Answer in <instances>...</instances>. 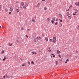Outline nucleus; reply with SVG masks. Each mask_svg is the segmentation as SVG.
<instances>
[{"instance_id":"nucleus-39","label":"nucleus","mask_w":79,"mask_h":79,"mask_svg":"<svg viewBox=\"0 0 79 79\" xmlns=\"http://www.w3.org/2000/svg\"><path fill=\"white\" fill-rule=\"evenodd\" d=\"M9 15H10V14H11V12H9Z\"/></svg>"},{"instance_id":"nucleus-29","label":"nucleus","mask_w":79,"mask_h":79,"mask_svg":"<svg viewBox=\"0 0 79 79\" xmlns=\"http://www.w3.org/2000/svg\"><path fill=\"white\" fill-rule=\"evenodd\" d=\"M47 10V8L45 7L44 8V10Z\"/></svg>"},{"instance_id":"nucleus-61","label":"nucleus","mask_w":79,"mask_h":79,"mask_svg":"<svg viewBox=\"0 0 79 79\" xmlns=\"http://www.w3.org/2000/svg\"><path fill=\"white\" fill-rule=\"evenodd\" d=\"M2 9V8L1 7H0V9Z\"/></svg>"},{"instance_id":"nucleus-15","label":"nucleus","mask_w":79,"mask_h":79,"mask_svg":"<svg viewBox=\"0 0 79 79\" xmlns=\"http://www.w3.org/2000/svg\"><path fill=\"white\" fill-rule=\"evenodd\" d=\"M32 53H33V54H35V55H36V53H37L36 52H32Z\"/></svg>"},{"instance_id":"nucleus-41","label":"nucleus","mask_w":79,"mask_h":79,"mask_svg":"<svg viewBox=\"0 0 79 79\" xmlns=\"http://www.w3.org/2000/svg\"><path fill=\"white\" fill-rule=\"evenodd\" d=\"M76 11H77V12H78V10H76Z\"/></svg>"},{"instance_id":"nucleus-40","label":"nucleus","mask_w":79,"mask_h":79,"mask_svg":"<svg viewBox=\"0 0 79 79\" xmlns=\"http://www.w3.org/2000/svg\"><path fill=\"white\" fill-rule=\"evenodd\" d=\"M48 52H51V50H48Z\"/></svg>"},{"instance_id":"nucleus-12","label":"nucleus","mask_w":79,"mask_h":79,"mask_svg":"<svg viewBox=\"0 0 79 79\" xmlns=\"http://www.w3.org/2000/svg\"><path fill=\"white\" fill-rule=\"evenodd\" d=\"M52 19L53 20V21H55V17L53 18H52Z\"/></svg>"},{"instance_id":"nucleus-46","label":"nucleus","mask_w":79,"mask_h":79,"mask_svg":"<svg viewBox=\"0 0 79 79\" xmlns=\"http://www.w3.org/2000/svg\"><path fill=\"white\" fill-rule=\"evenodd\" d=\"M70 7H73V6L71 5V6H70Z\"/></svg>"},{"instance_id":"nucleus-63","label":"nucleus","mask_w":79,"mask_h":79,"mask_svg":"<svg viewBox=\"0 0 79 79\" xmlns=\"http://www.w3.org/2000/svg\"><path fill=\"white\" fill-rule=\"evenodd\" d=\"M0 28H1V26H0Z\"/></svg>"},{"instance_id":"nucleus-23","label":"nucleus","mask_w":79,"mask_h":79,"mask_svg":"<svg viewBox=\"0 0 79 79\" xmlns=\"http://www.w3.org/2000/svg\"><path fill=\"white\" fill-rule=\"evenodd\" d=\"M50 42H52V39H50V40H49Z\"/></svg>"},{"instance_id":"nucleus-48","label":"nucleus","mask_w":79,"mask_h":79,"mask_svg":"<svg viewBox=\"0 0 79 79\" xmlns=\"http://www.w3.org/2000/svg\"><path fill=\"white\" fill-rule=\"evenodd\" d=\"M3 77L5 78V76H4Z\"/></svg>"},{"instance_id":"nucleus-2","label":"nucleus","mask_w":79,"mask_h":79,"mask_svg":"<svg viewBox=\"0 0 79 79\" xmlns=\"http://www.w3.org/2000/svg\"><path fill=\"white\" fill-rule=\"evenodd\" d=\"M25 5L27 6L28 5H29V4H28V3L26 2H25Z\"/></svg>"},{"instance_id":"nucleus-5","label":"nucleus","mask_w":79,"mask_h":79,"mask_svg":"<svg viewBox=\"0 0 79 79\" xmlns=\"http://www.w3.org/2000/svg\"><path fill=\"white\" fill-rule=\"evenodd\" d=\"M45 39L46 40V41H48V38L47 37H45Z\"/></svg>"},{"instance_id":"nucleus-44","label":"nucleus","mask_w":79,"mask_h":79,"mask_svg":"<svg viewBox=\"0 0 79 79\" xmlns=\"http://www.w3.org/2000/svg\"><path fill=\"white\" fill-rule=\"evenodd\" d=\"M62 20H60V22H62Z\"/></svg>"},{"instance_id":"nucleus-59","label":"nucleus","mask_w":79,"mask_h":79,"mask_svg":"<svg viewBox=\"0 0 79 79\" xmlns=\"http://www.w3.org/2000/svg\"><path fill=\"white\" fill-rule=\"evenodd\" d=\"M31 30L28 29V31H30Z\"/></svg>"},{"instance_id":"nucleus-6","label":"nucleus","mask_w":79,"mask_h":79,"mask_svg":"<svg viewBox=\"0 0 79 79\" xmlns=\"http://www.w3.org/2000/svg\"><path fill=\"white\" fill-rule=\"evenodd\" d=\"M5 76H6V77L10 78V77L9 76H8V75H7V74Z\"/></svg>"},{"instance_id":"nucleus-43","label":"nucleus","mask_w":79,"mask_h":79,"mask_svg":"<svg viewBox=\"0 0 79 79\" xmlns=\"http://www.w3.org/2000/svg\"><path fill=\"white\" fill-rule=\"evenodd\" d=\"M76 15V14H74V13H73V15Z\"/></svg>"},{"instance_id":"nucleus-33","label":"nucleus","mask_w":79,"mask_h":79,"mask_svg":"<svg viewBox=\"0 0 79 79\" xmlns=\"http://www.w3.org/2000/svg\"><path fill=\"white\" fill-rule=\"evenodd\" d=\"M22 66H25V65L24 64H23L22 65Z\"/></svg>"},{"instance_id":"nucleus-27","label":"nucleus","mask_w":79,"mask_h":79,"mask_svg":"<svg viewBox=\"0 0 79 79\" xmlns=\"http://www.w3.org/2000/svg\"><path fill=\"white\" fill-rule=\"evenodd\" d=\"M21 30H24V28H23V27H22L21 28Z\"/></svg>"},{"instance_id":"nucleus-17","label":"nucleus","mask_w":79,"mask_h":79,"mask_svg":"<svg viewBox=\"0 0 79 79\" xmlns=\"http://www.w3.org/2000/svg\"><path fill=\"white\" fill-rule=\"evenodd\" d=\"M9 46H10V47H11V46L12 45H13V44H10V43H9Z\"/></svg>"},{"instance_id":"nucleus-51","label":"nucleus","mask_w":79,"mask_h":79,"mask_svg":"<svg viewBox=\"0 0 79 79\" xmlns=\"http://www.w3.org/2000/svg\"><path fill=\"white\" fill-rule=\"evenodd\" d=\"M75 14H76V13H77V12H75Z\"/></svg>"},{"instance_id":"nucleus-53","label":"nucleus","mask_w":79,"mask_h":79,"mask_svg":"<svg viewBox=\"0 0 79 79\" xmlns=\"http://www.w3.org/2000/svg\"><path fill=\"white\" fill-rule=\"evenodd\" d=\"M54 55V54H51V55Z\"/></svg>"},{"instance_id":"nucleus-55","label":"nucleus","mask_w":79,"mask_h":79,"mask_svg":"<svg viewBox=\"0 0 79 79\" xmlns=\"http://www.w3.org/2000/svg\"><path fill=\"white\" fill-rule=\"evenodd\" d=\"M17 12H18H18H19V10H17Z\"/></svg>"},{"instance_id":"nucleus-31","label":"nucleus","mask_w":79,"mask_h":79,"mask_svg":"<svg viewBox=\"0 0 79 79\" xmlns=\"http://www.w3.org/2000/svg\"><path fill=\"white\" fill-rule=\"evenodd\" d=\"M28 63L29 64H31V63H30L29 62H28Z\"/></svg>"},{"instance_id":"nucleus-21","label":"nucleus","mask_w":79,"mask_h":79,"mask_svg":"<svg viewBox=\"0 0 79 79\" xmlns=\"http://www.w3.org/2000/svg\"><path fill=\"white\" fill-rule=\"evenodd\" d=\"M56 65H57V64H57V63H58V61H56Z\"/></svg>"},{"instance_id":"nucleus-50","label":"nucleus","mask_w":79,"mask_h":79,"mask_svg":"<svg viewBox=\"0 0 79 79\" xmlns=\"http://www.w3.org/2000/svg\"><path fill=\"white\" fill-rule=\"evenodd\" d=\"M16 10H17V11H18V10H19V9H16Z\"/></svg>"},{"instance_id":"nucleus-3","label":"nucleus","mask_w":79,"mask_h":79,"mask_svg":"<svg viewBox=\"0 0 79 79\" xmlns=\"http://www.w3.org/2000/svg\"><path fill=\"white\" fill-rule=\"evenodd\" d=\"M10 11H11L12 12L13 11V8H11V7H10Z\"/></svg>"},{"instance_id":"nucleus-36","label":"nucleus","mask_w":79,"mask_h":79,"mask_svg":"<svg viewBox=\"0 0 79 79\" xmlns=\"http://www.w3.org/2000/svg\"><path fill=\"white\" fill-rule=\"evenodd\" d=\"M26 37H27V38H28V37H29V36H28L27 35H26Z\"/></svg>"},{"instance_id":"nucleus-8","label":"nucleus","mask_w":79,"mask_h":79,"mask_svg":"<svg viewBox=\"0 0 79 79\" xmlns=\"http://www.w3.org/2000/svg\"><path fill=\"white\" fill-rule=\"evenodd\" d=\"M52 42H53V43H56V40H52Z\"/></svg>"},{"instance_id":"nucleus-4","label":"nucleus","mask_w":79,"mask_h":79,"mask_svg":"<svg viewBox=\"0 0 79 79\" xmlns=\"http://www.w3.org/2000/svg\"><path fill=\"white\" fill-rule=\"evenodd\" d=\"M21 5H22V6H24V3L23 2H21Z\"/></svg>"},{"instance_id":"nucleus-1","label":"nucleus","mask_w":79,"mask_h":79,"mask_svg":"<svg viewBox=\"0 0 79 79\" xmlns=\"http://www.w3.org/2000/svg\"><path fill=\"white\" fill-rule=\"evenodd\" d=\"M75 5L76 6H79V2H76L75 3Z\"/></svg>"},{"instance_id":"nucleus-42","label":"nucleus","mask_w":79,"mask_h":79,"mask_svg":"<svg viewBox=\"0 0 79 79\" xmlns=\"http://www.w3.org/2000/svg\"><path fill=\"white\" fill-rule=\"evenodd\" d=\"M53 57H55V55H53Z\"/></svg>"},{"instance_id":"nucleus-34","label":"nucleus","mask_w":79,"mask_h":79,"mask_svg":"<svg viewBox=\"0 0 79 79\" xmlns=\"http://www.w3.org/2000/svg\"><path fill=\"white\" fill-rule=\"evenodd\" d=\"M34 21H35V20H34V19H32V21L33 22H34Z\"/></svg>"},{"instance_id":"nucleus-62","label":"nucleus","mask_w":79,"mask_h":79,"mask_svg":"<svg viewBox=\"0 0 79 79\" xmlns=\"http://www.w3.org/2000/svg\"><path fill=\"white\" fill-rule=\"evenodd\" d=\"M36 39H38V37L36 38Z\"/></svg>"},{"instance_id":"nucleus-52","label":"nucleus","mask_w":79,"mask_h":79,"mask_svg":"<svg viewBox=\"0 0 79 79\" xmlns=\"http://www.w3.org/2000/svg\"><path fill=\"white\" fill-rule=\"evenodd\" d=\"M19 8H22V7H20Z\"/></svg>"},{"instance_id":"nucleus-37","label":"nucleus","mask_w":79,"mask_h":79,"mask_svg":"<svg viewBox=\"0 0 79 79\" xmlns=\"http://www.w3.org/2000/svg\"><path fill=\"white\" fill-rule=\"evenodd\" d=\"M61 25L60 26V27H61V26H62V24H61V23H60Z\"/></svg>"},{"instance_id":"nucleus-19","label":"nucleus","mask_w":79,"mask_h":79,"mask_svg":"<svg viewBox=\"0 0 79 79\" xmlns=\"http://www.w3.org/2000/svg\"><path fill=\"white\" fill-rule=\"evenodd\" d=\"M17 42L18 43H19V44H21V42L18 41V40L17 41Z\"/></svg>"},{"instance_id":"nucleus-47","label":"nucleus","mask_w":79,"mask_h":79,"mask_svg":"<svg viewBox=\"0 0 79 79\" xmlns=\"http://www.w3.org/2000/svg\"><path fill=\"white\" fill-rule=\"evenodd\" d=\"M67 63V61H65V63L66 64V63Z\"/></svg>"},{"instance_id":"nucleus-57","label":"nucleus","mask_w":79,"mask_h":79,"mask_svg":"<svg viewBox=\"0 0 79 79\" xmlns=\"http://www.w3.org/2000/svg\"><path fill=\"white\" fill-rule=\"evenodd\" d=\"M59 60H60V61H61V60L60 59Z\"/></svg>"},{"instance_id":"nucleus-38","label":"nucleus","mask_w":79,"mask_h":79,"mask_svg":"<svg viewBox=\"0 0 79 79\" xmlns=\"http://www.w3.org/2000/svg\"><path fill=\"white\" fill-rule=\"evenodd\" d=\"M66 61H69V59H67V60H66Z\"/></svg>"},{"instance_id":"nucleus-22","label":"nucleus","mask_w":79,"mask_h":79,"mask_svg":"<svg viewBox=\"0 0 79 79\" xmlns=\"http://www.w3.org/2000/svg\"><path fill=\"white\" fill-rule=\"evenodd\" d=\"M23 8H24L25 9H26V7L25 6H23Z\"/></svg>"},{"instance_id":"nucleus-28","label":"nucleus","mask_w":79,"mask_h":79,"mask_svg":"<svg viewBox=\"0 0 79 79\" xmlns=\"http://www.w3.org/2000/svg\"><path fill=\"white\" fill-rule=\"evenodd\" d=\"M47 20H48V21H49V18H48L47 19Z\"/></svg>"},{"instance_id":"nucleus-35","label":"nucleus","mask_w":79,"mask_h":79,"mask_svg":"<svg viewBox=\"0 0 79 79\" xmlns=\"http://www.w3.org/2000/svg\"><path fill=\"white\" fill-rule=\"evenodd\" d=\"M34 18H35V19H36V18H37V17L36 16H35V17H34Z\"/></svg>"},{"instance_id":"nucleus-16","label":"nucleus","mask_w":79,"mask_h":79,"mask_svg":"<svg viewBox=\"0 0 79 79\" xmlns=\"http://www.w3.org/2000/svg\"><path fill=\"white\" fill-rule=\"evenodd\" d=\"M51 23L53 24V23H54V20H52Z\"/></svg>"},{"instance_id":"nucleus-24","label":"nucleus","mask_w":79,"mask_h":79,"mask_svg":"<svg viewBox=\"0 0 79 79\" xmlns=\"http://www.w3.org/2000/svg\"><path fill=\"white\" fill-rule=\"evenodd\" d=\"M39 52L40 54H42V52H41V51L40 50Z\"/></svg>"},{"instance_id":"nucleus-30","label":"nucleus","mask_w":79,"mask_h":79,"mask_svg":"<svg viewBox=\"0 0 79 79\" xmlns=\"http://www.w3.org/2000/svg\"><path fill=\"white\" fill-rule=\"evenodd\" d=\"M79 29V26H78V27H77V29Z\"/></svg>"},{"instance_id":"nucleus-26","label":"nucleus","mask_w":79,"mask_h":79,"mask_svg":"<svg viewBox=\"0 0 79 79\" xmlns=\"http://www.w3.org/2000/svg\"><path fill=\"white\" fill-rule=\"evenodd\" d=\"M31 64H34V62H33V61H32L31 62Z\"/></svg>"},{"instance_id":"nucleus-32","label":"nucleus","mask_w":79,"mask_h":79,"mask_svg":"<svg viewBox=\"0 0 79 79\" xmlns=\"http://www.w3.org/2000/svg\"><path fill=\"white\" fill-rule=\"evenodd\" d=\"M59 56L60 58H61V55H60V54L59 55Z\"/></svg>"},{"instance_id":"nucleus-25","label":"nucleus","mask_w":79,"mask_h":79,"mask_svg":"<svg viewBox=\"0 0 79 79\" xmlns=\"http://www.w3.org/2000/svg\"><path fill=\"white\" fill-rule=\"evenodd\" d=\"M4 51H3V50L2 49V53H4Z\"/></svg>"},{"instance_id":"nucleus-7","label":"nucleus","mask_w":79,"mask_h":79,"mask_svg":"<svg viewBox=\"0 0 79 79\" xmlns=\"http://www.w3.org/2000/svg\"><path fill=\"white\" fill-rule=\"evenodd\" d=\"M39 6H40V4H39V3H38V4L36 6V7L38 8Z\"/></svg>"},{"instance_id":"nucleus-11","label":"nucleus","mask_w":79,"mask_h":79,"mask_svg":"<svg viewBox=\"0 0 79 79\" xmlns=\"http://www.w3.org/2000/svg\"><path fill=\"white\" fill-rule=\"evenodd\" d=\"M53 39H54V40H56V37H53Z\"/></svg>"},{"instance_id":"nucleus-14","label":"nucleus","mask_w":79,"mask_h":79,"mask_svg":"<svg viewBox=\"0 0 79 79\" xmlns=\"http://www.w3.org/2000/svg\"><path fill=\"white\" fill-rule=\"evenodd\" d=\"M57 53H60L61 52H60V51H59V50H57Z\"/></svg>"},{"instance_id":"nucleus-64","label":"nucleus","mask_w":79,"mask_h":79,"mask_svg":"<svg viewBox=\"0 0 79 79\" xmlns=\"http://www.w3.org/2000/svg\"><path fill=\"white\" fill-rule=\"evenodd\" d=\"M3 79V78H1V79Z\"/></svg>"},{"instance_id":"nucleus-13","label":"nucleus","mask_w":79,"mask_h":79,"mask_svg":"<svg viewBox=\"0 0 79 79\" xmlns=\"http://www.w3.org/2000/svg\"><path fill=\"white\" fill-rule=\"evenodd\" d=\"M6 57H4V58L3 59V61H5V60H6Z\"/></svg>"},{"instance_id":"nucleus-10","label":"nucleus","mask_w":79,"mask_h":79,"mask_svg":"<svg viewBox=\"0 0 79 79\" xmlns=\"http://www.w3.org/2000/svg\"><path fill=\"white\" fill-rule=\"evenodd\" d=\"M67 16H69V15H70V14H69V13L67 12Z\"/></svg>"},{"instance_id":"nucleus-49","label":"nucleus","mask_w":79,"mask_h":79,"mask_svg":"<svg viewBox=\"0 0 79 79\" xmlns=\"http://www.w3.org/2000/svg\"><path fill=\"white\" fill-rule=\"evenodd\" d=\"M42 1H45V0H42Z\"/></svg>"},{"instance_id":"nucleus-18","label":"nucleus","mask_w":79,"mask_h":79,"mask_svg":"<svg viewBox=\"0 0 79 79\" xmlns=\"http://www.w3.org/2000/svg\"><path fill=\"white\" fill-rule=\"evenodd\" d=\"M55 25H58V22H56L55 23Z\"/></svg>"},{"instance_id":"nucleus-45","label":"nucleus","mask_w":79,"mask_h":79,"mask_svg":"<svg viewBox=\"0 0 79 79\" xmlns=\"http://www.w3.org/2000/svg\"><path fill=\"white\" fill-rule=\"evenodd\" d=\"M35 42H37V41H36V40H35Z\"/></svg>"},{"instance_id":"nucleus-56","label":"nucleus","mask_w":79,"mask_h":79,"mask_svg":"<svg viewBox=\"0 0 79 79\" xmlns=\"http://www.w3.org/2000/svg\"><path fill=\"white\" fill-rule=\"evenodd\" d=\"M51 58H52V57H53V56H51Z\"/></svg>"},{"instance_id":"nucleus-20","label":"nucleus","mask_w":79,"mask_h":79,"mask_svg":"<svg viewBox=\"0 0 79 79\" xmlns=\"http://www.w3.org/2000/svg\"><path fill=\"white\" fill-rule=\"evenodd\" d=\"M68 18H69V19H71V16H69L68 17Z\"/></svg>"},{"instance_id":"nucleus-58","label":"nucleus","mask_w":79,"mask_h":79,"mask_svg":"<svg viewBox=\"0 0 79 79\" xmlns=\"http://www.w3.org/2000/svg\"><path fill=\"white\" fill-rule=\"evenodd\" d=\"M34 21V23H35V21Z\"/></svg>"},{"instance_id":"nucleus-54","label":"nucleus","mask_w":79,"mask_h":79,"mask_svg":"<svg viewBox=\"0 0 79 79\" xmlns=\"http://www.w3.org/2000/svg\"><path fill=\"white\" fill-rule=\"evenodd\" d=\"M56 21H58V19H57L56 20Z\"/></svg>"},{"instance_id":"nucleus-60","label":"nucleus","mask_w":79,"mask_h":79,"mask_svg":"<svg viewBox=\"0 0 79 79\" xmlns=\"http://www.w3.org/2000/svg\"><path fill=\"white\" fill-rule=\"evenodd\" d=\"M69 9H68L67 10V11H69Z\"/></svg>"},{"instance_id":"nucleus-9","label":"nucleus","mask_w":79,"mask_h":79,"mask_svg":"<svg viewBox=\"0 0 79 79\" xmlns=\"http://www.w3.org/2000/svg\"><path fill=\"white\" fill-rule=\"evenodd\" d=\"M59 16L60 18H62V15L61 14H59Z\"/></svg>"}]
</instances>
